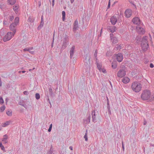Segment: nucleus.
I'll list each match as a JSON object with an SVG mask.
<instances>
[{
  "label": "nucleus",
  "mask_w": 154,
  "mask_h": 154,
  "mask_svg": "<svg viewBox=\"0 0 154 154\" xmlns=\"http://www.w3.org/2000/svg\"><path fill=\"white\" fill-rule=\"evenodd\" d=\"M33 49V48H25L23 49V51H29L30 53L31 54H33L34 53V51H31V50H32Z\"/></svg>",
  "instance_id": "obj_18"
},
{
  "label": "nucleus",
  "mask_w": 154,
  "mask_h": 154,
  "mask_svg": "<svg viewBox=\"0 0 154 154\" xmlns=\"http://www.w3.org/2000/svg\"><path fill=\"white\" fill-rule=\"evenodd\" d=\"M122 147L123 150V151H124L125 149H124V145L123 142V141H122Z\"/></svg>",
  "instance_id": "obj_49"
},
{
  "label": "nucleus",
  "mask_w": 154,
  "mask_h": 154,
  "mask_svg": "<svg viewBox=\"0 0 154 154\" xmlns=\"http://www.w3.org/2000/svg\"><path fill=\"white\" fill-rule=\"evenodd\" d=\"M69 148L71 150H72V147L71 146H70L69 147Z\"/></svg>",
  "instance_id": "obj_60"
},
{
  "label": "nucleus",
  "mask_w": 154,
  "mask_h": 154,
  "mask_svg": "<svg viewBox=\"0 0 154 154\" xmlns=\"http://www.w3.org/2000/svg\"><path fill=\"white\" fill-rule=\"evenodd\" d=\"M119 15H114L112 17L110 18V22L113 25H115L117 21V18H119Z\"/></svg>",
  "instance_id": "obj_7"
},
{
  "label": "nucleus",
  "mask_w": 154,
  "mask_h": 154,
  "mask_svg": "<svg viewBox=\"0 0 154 154\" xmlns=\"http://www.w3.org/2000/svg\"><path fill=\"white\" fill-rule=\"evenodd\" d=\"M19 22V18L16 17L14 19V22L11 24L10 26V30L12 31V33L14 35L16 32L17 26L18 25Z\"/></svg>",
  "instance_id": "obj_1"
},
{
  "label": "nucleus",
  "mask_w": 154,
  "mask_h": 154,
  "mask_svg": "<svg viewBox=\"0 0 154 154\" xmlns=\"http://www.w3.org/2000/svg\"><path fill=\"white\" fill-rule=\"evenodd\" d=\"M23 94L25 95H28L29 94L28 92L27 91H25L23 92Z\"/></svg>",
  "instance_id": "obj_50"
},
{
  "label": "nucleus",
  "mask_w": 154,
  "mask_h": 154,
  "mask_svg": "<svg viewBox=\"0 0 154 154\" xmlns=\"http://www.w3.org/2000/svg\"><path fill=\"white\" fill-rule=\"evenodd\" d=\"M129 2L135 7H136V5L135 4H134V2L133 1H129Z\"/></svg>",
  "instance_id": "obj_51"
},
{
  "label": "nucleus",
  "mask_w": 154,
  "mask_h": 154,
  "mask_svg": "<svg viewBox=\"0 0 154 154\" xmlns=\"http://www.w3.org/2000/svg\"><path fill=\"white\" fill-rule=\"evenodd\" d=\"M47 100L48 102L49 103H50V105L51 106V102H50V100H49V99L48 95V96L47 97Z\"/></svg>",
  "instance_id": "obj_43"
},
{
  "label": "nucleus",
  "mask_w": 154,
  "mask_h": 154,
  "mask_svg": "<svg viewBox=\"0 0 154 154\" xmlns=\"http://www.w3.org/2000/svg\"><path fill=\"white\" fill-rule=\"evenodd\" d=\"M90 55L88 54H87L85 59L84 60V62H85V66L87 68H88L90 66Z\"/></svg>",
  "instance_id": "obj_5"
},
{
  "label": "nucleus",
  "mask_w": 154,
  "mask_h": 154,
  "mask_svg": "<svg viewBox=\"0 0 154 154\" xmlns=\"http://www.w3.org/2000/svg\"><path fill=\"white\" fill-rule=\"evenodd\" d=\"M16 2V0H8L7 2L9 3V5H14Z\"/></svg>",
  "instance_id": "obj_20"
},
{
  "label": "nucleus",
  "mask_w": 154,
  "mask_h": 154,
  "mask_svg": "<svg viewBox=\"0 0 154 154\" xmlns=\"http://www.w3.org/2000/svg\"><path fill=\"white\" fill-rule=\"evenodd\" d=\"M100 71V72H102L104 73H106V70L103 69L102 68V70H101V71Z\"/></svg>",
  "instance_id": "obj_48"
},
{
  "label": "nucleus",
  "mask_w": 154,
  "mask_h": 154,
  "mask_svg": "<svg viewBox=\"0 0 154 154\" xmlns=\"http://www.w3.org/2000/svg\"><path fill=\"white\" fill-rule=\"evenodd\" d=\"M74 0H70L71 3L72 4L73 3Z\"/></svg>",
  "instance_id": "obj_59"
},
{
  "label": "nucleus",
  "mask_w": 154,
  "mask_h": 154,
  "mask_svg": "<svg viewBox=\"0 0 154 154\" xmlns=\"http://www.w3.org/2000/svg\"><path fill=\"white\" fill-rule=\"evenodd\" d=\"M141 85L139 82H134L132 84V89L135 92H138L140 91L141 90Z\"/></svg>",
  "instance_id": "obj_4"
},
{
  "label": "nucleus",
  "mask_w": 154,
  "mask_h": 154,
  "mask_svg": "<svg viewBox=\"0 0 154 154\" xmlns=\"http://www.w3.org/2000/svg\"><path fill=\"white\" fill-rule=\"evenodd\" d=\"M75 49V46H73L70 50V58H72L73 56Z\"/></svg>",
  "instance_id": "obj_15"
},
{
  "label": "nucleus",
  "mask_w": 154,
  "mask_h": 154,
  "mask_svg": "<svg viewBox=\"0 0 154 154\" xmlns=\"http://www.w3.org/2000/svg\"><path fill=\"white\" fill-rule=\"evenodd\" d=\"M0 147L1 148V149L3 150H4L5 149V147L2 145L1 143H0Z\"/></svg>",
  "instance_id": "obj_41"
},
{
  "label": "nucleus",
  "mask_w": 154,
  "mask_h": 154,
  "mask_svg": "<svg viewBox=\"0 0 154 154\" xmlns=\"http://www.w3.org/2000/svg\"><path fill=\"white\" fill-rule=\"evenodd\" d=\"M11 122V121H7L3 125V127H5L7 126V125H9L10 123Z\"/></svg>",
  "instance_id": "obj_32"
},
{
  "label": "nucleus",
  "mask_w": 154,
  "mask_h": 154,
  "mask_svg": "<svg viewBox=\"0 0 154 154\" xmlns=\"http://www.w3.org/2000/svg\"><path fill=\"white\" fill-rule=\"evenodd\" d=\"M5 106H1L0 108V111L1 112H3L5 109Z\"/></svg>",
  "instance_id": "obj_36"
},
{
  "label": "nucleus",
  "mask_w": 154,
  "mask_h": 154,
  "mask_svg": "<svg viewBox=\"0 0 154 154\" xmlns=\"http://www.w3.org/2000/svg\"><path fill=\"white\" fill-rule=\"evenodd\" d=\"M110 0H109V3H108V8H109L110 7Z\"/></svg>",
  "instance_id": "obj_55"
},
{
  "label": "nucleus",
  "mask_w": 154,
  "mask_h": 154,
  "mask_svg": "<svg viewBox=\"0 0 154 154\" xmlns=\"http://www.w3.org/2000/svg\"><path fill=\"white\" fill-rule=\"evenodd\" d=\"M86 132L85 133V134L84 137V138H85V140L87 141L88 140V135H87V130H86Z\"/></svg>",
  "instance_id": "obj_33"
},
{
  "label": "nucleus",
  "mask_w": 154,
  "mask_h": 154,
  "mask_svg": "<svg viewBox=\"0 0 154 154\" xmlns=\"http://www.w3.org/2000/svg\"><path fill=\"white\" fill-rule=\"evenodd\" d=\"M54 39L53 38V42H52V44L51 45V47H52L53 46V42H54Z\"/></svg>",
  "instance_id": "obj_63"
},
{
  "label": "nucleus",
  "mask_w": 154,
  "mask_h": 154,
  "mask_svg": "<svg viewBox=\"0 0 154 154\" xmlns=\"http://www.w3.org/2000/svg\"><path fill=\"white\" fill-rule=\"evenodd\" d=\"M69 42V38L68 36L66 35L64 38L63 42L68 43Z\"/></svg>",
  "instance_id": "obj_26"
},
{
  "label": "nucleus",
  "mask_w": 154,
  "mask_h": 154,
  "mask_svg": "<svg viewBox=\"0 0 154 154\" xmlns=\"http://www.w3.org/2000/svg\"><path fill=\"white\" fill-rule=\"evenodd\" d=\"M107 108H108V112H109V114H111V111H110V109L109 106H107Z\"/></svg>",
  "instance_id": "obj_52"
},
{
  "label": "nucleus",
  "mask_w": 154,
  "mask_h": 154,
  "mask_svg": "<svg viewBox=\"0 0 154 154\" xmlns=\"http://www.w3.org/2000/svg\"><path fill=\"white\" fill-rule=\"evenodd\" d=\"M53 149H52V146H51V148L49 151L47 153V154H53Z\"/></svg>",
  "instance_id": "obj_30"
},
{
  "label": "nucleus",
  "mask_w": 154,
  "mask_h": 154,
  "mask_svg": "<svg viewBox=\"0 0 154 154\" xmlns=\"http://www.w3.org/2000/svg\"><path fill=\"white\" fill-rule=\"evenodd\" d=\"M149 66L150 67H151V68H152L154 67V65L152 63H151L150 64Z\"/></svg>",
  "instance_id": "obj_53"
},
{
  "label": "nucleus",
  "mask_w": 154,
  "mask_h": 154,
  "mask_svg": "<svg viewBox=\"0 0 154 154\" xmlns=\"http://www.w3.org/2000/svg\"><path fill=\"white\" fill-rule=\"evenodd\" d=\"M49 92L50 94L51 95H52V90L51 88H49Z\"/></svg>",
  "instance_id": "obj_46"
},
{
  "label": "nucleus",
  "mask_w": 154,
  "mask_h": 154,
  "mask_svg": "<svg viewBox=\"0 0 154 154\" xmlns=\"http://www.w3.org/2000/svg\"><path fill=\"white\" fill-rule=\"evenodd\" d=\"M147 36H145L142 38L141 45L142 49L144 51L147 50L149 47L148 41L147 40Z\"/></svg>",
  "instance_id": "obj_3"
},
{
  "label": "nucleus",
  "mask_w": 154,
  "mask_h": 154,
  "mask_svg": "<svg viewBox=\"0 0 154 154\" xmlns=\"http://www.w3.org/2000/svg\"><path fill=\"white\" fill-rule=\"evenodd\" d=\"M13 9L14 11L16 13H17L18 12V9L19 7V5H15L13 7Z\"/></svg>",
  "instance_id": "obj_19"
},
{
  "label": "nucleus",
  "mask_w": 154,
  "mask_h": 154,
  "mask_svg": "<svg viewBox=\"0 0 154 154\" xmlns=\"http://www.w3.org/2000/svg\"><path fill=\"white\" fill-rule=\"evenodd\" d=\"M7 114L9 116H11L12 115V112L10 111H8L6 112Z\"/></svg>",
  "instance_id": "obj_38"
},
{
  "label": "nucleus",
  "mask_w": 154,
  "mask_h": 154,
  "mask_svg": "<svg viewBox=\"0 0 154 154\" xmlns=\"http://www.w3.org/2000/svg\"><path fill=\"white\" fill-rule=\"evenodd\" d=\"M18 103L19 105H21L23 106L25 108V104L22 103V101H20Z\"/></svg>",
  "instance_id": "obj_40"
},
{
  "label": "nucleus",
  "mask_w": 154,
  "mask_h": 154,
  "mask_svg": "<svg viewBox=\"0 0 154 154\" xmlns=\"http://www.w3.org/2000/svg\"><path fill=\"white\" fill-rule=\"evenodd\" d=\"M14 19V16H9V20L11 21H12Z\"/></svg>",
  "instance_id": "obj_44"
},
{
  "label": "nucleus",
  "mask_w": 154,
  "mask_h": 154,
  "mask_svg": "<svg viewBox=\"0 0 154 154\" xmlns=\"http://www.w3.org/2000/svg\"><path fill=\"white\" fill-rule=\"evenodd\" d=\"M35 97L36 99L38 100L40 98V96L39 94L36 93L35 95Z\"/></svg>",
  "instance_id": "obj_35"
},
{
  "label": "nucleus",
  "mask_w": 154,
  "mask_h": 154,
  "mask_svg": "<svg viewBox=\"0 0 154 154\" xmlns=\"http://www.w3.org/2000/svg\"><path fill=\"white\" fill-rule=\"evenodd\" d=\"M28 21L30 23H33L34 21V19L32 17H29L28 18Z\"/></svg>",
  "instance_id": "obj_28"
},
{
  "label": "nucleus",
  "mask_w": 154,
  "mask_h": 154,
  "mask_svg": "<svg viewBox=\"0 0 154 154\" xmlns=\"http://www.w3.org/2000/svg\"><path fill=\"white\" fill-rule=\"evenodd\" d=\"M78 20H76L74 22L73 26V31L75 32L78 29Z\"/></svg>",
  "instance_id": "obj_14"
},
{
  "label": "nucleus",
  "mask_w": 154,
  "mask_h": 154,
  "mask_svg": "<svg viewBox=\"0 0 154 154\" xmlns=\"http://www.w3.org/2000/svg\"><path fill=\"white\" fill-rule=\"evenodd\" d=\"M151 96V93L150 91L146 90L143 91L141 94V98L143 100H149Z\"/></svg>",
  "instance_id": "obj_2"
},
{
  "label": "nucleus",
  "mask_w": 154,
  "mask_h": 154,
  "mask_svg": "<svg viewBox=\"0 0 154 154\" xmlns=\"http://www.w3.org/2000/svg\"><path fill=\"white\" fill-rule=\"evenodd\" d=\"M54 0H52V5L53 6H54Z\"/></svg>",
  "instance_id": "obj_56"
},
{
  "label": "nucleus",
  "mask_w": 154,
  "mask_h": 154,
  "mask_svg": "<svg viewBox=\"0 0 154 154\" xmlns=\"http://www.w3.org/2000/svg\"><path fill=\"white\" fill-rule=\"evenodd\" d=\"M141 36H138L136 38V42L138 43L140 42L141 41H142V38H141Z\"/></svg>",
  "instance_id": "obj_24"
},
{
  "label": "nucleus",
  "mask_w": 154,
  "mask_h": 154,
  "mask_svg": "<svg viewBox=\"0 0 154 154\" xmlns=\"http://www.w3.org/2000/svg\"><path fill=\"white\" fill-rule=\"evenodd\" d=\"M132 14V11L130 9H127L125 12L126 17L127 18L130 17L131 15Z\"/></svg>",
  "instance_id": "obj_13"
},
{
  "label": "nucleus",
  "mask_w": 154,
  "mask_h": 154,
  "mask_svg": "<svg viewBox=\"0 0 154 154\" xmlns=\"http://www.w3.org/2000/svg\"><path fill=\"white\" fill-rule=\"evenodd\" d=\"M51 129L49 128V129L48 130V132H50L51 131Z\"/></svg>",
  "instance_id": "obj_61"
},
{
  "label": "nucleus",
  "mask_w": 154,
  "mask_h": 154,
  "mask_svg": "<svg viewBox=\"0 0 154 154\" xmlns=\"http://www.w3.org/2000/svg\"><path fill=\"white\" fill-rule=\"evenodd\" d=\"M102 32V28L101 29V30H100V36Z\"/></svg>",
  "instance_id": "obj_62"
},
{
  "label": "nucleus",
  "mask_w": 154,
  "mask_h": 154,
  "mask_svg": "<svg viewBox=\"0 0 154 154\" xmlns=\"http://www.w3.org/2000/svg\"><path fill=\"white\" fill-rule=\"evenodd\" d=\"M90 119H91V115L90 114H89L88 116V118L86 119L85 121H86V123L87 124H89L90 122Z\"/></svg>",
  "instance_id": "obj_23"
},
{
  "label": "nucleus",
  "mask_w": 154,
  "mask_h": 154,
  "mask_svg": "<svg viewBox=\"0 0 154 154\" xmlns=\"http://www.w3.org/2000/svg\"><path fill=\"white\" fill-rule=\"evenodd\" d=\"M4 138H3L2 141L5 143L7 142V139H8V136L7 134H5L3 136Z\"/></svg>",
  "instance_id": "obj_22"
},
{
  "label": "nucleus",
  "mask_w": 154,
  "mask_h": 154,
  "mask_svg": "<svg viewBox=\"0 0 154 154\" xmlns=\"http://www.w3.org/2000/svg\"><path fill=\"white\" fill-rule=\"evenodd\" d=\"M130 81V79L127 77H125L123 78L122 79V82L125 83L126 84L128 83Z\"/></svg>",
  "instance_id": "obj_17"
},
{
  "label": "nucleus",
  "mask_w": 154,
  "mask_h": 154,
  "mask_svg": "<svg viewBox=\"0 0 154 154\" xmlns=\"http://www.w3.org/2000/svg\"><path fill=\"white\" fill-rule=\"evenodd\" d=\"M126 75V72L123 69H120L118 71L117 75L119 78H122L125 76Z\"/></svg>",
  "instance_id": "obj_9"
},
{
  "label": "nucleus",
  "mask_w": 154,
  "mask_h": 154,
  "mask_svg": "<svg viewBox=\"0 0 154 154\" xmlns=\"http://www.w3.org/2000/svg\"><path fill=\"white\" fill-rule=\"evenodd\" d=\"M4 103V100L2 97L0 98V104H2Z\"/></svg>",
  "instance_id": "obj_45"
},
{
  "label": "nucleus",
  "mask_w": 154,
  "mask_h": 154,
  "mask_svg": "<svg viewBox=\"0 0 154 154\" xmlns=\"http://www.w3.org/2000/svg\"><path fill=\"white\" fill-rule=\"evenodd\" d=\"M92 121L94 122H96V118L95 116H92Z\"/></svg>",
  "instance_id": "obj_39"
},
{
  "label": "nucleus",
  "mask_w": 154,
  "mask_h": 154,
  "mask_svg": "<svg viewBox=\"0 0 154 154\" xmlns=\"http://www.w3.org/2000/svg\"><path fill=\"white\" fill-rule=\"evenodd\" d=\"M110 39L112 42V45L113 44H116V43L118 42V40L117 38L114 36V35L112 33L110 34Z\"/></svg>",
  "instance_id": "obj_8"
},
{
  "label": "nucleus",
  "mask_w": 154,
  "mask_h": 154,
  "mask_svg": "<svg viewBox=\"0 0 154 154\" xmlns=\"http://www.w3.org/2000/svg\"><path fill=\"white\" fill-rule=\"evenodd\" d=\"M6 7V5L2 2H0V8L3 10L5 9Z\"/></svg>",
  "instance_id": "obj_21"
},
{
  "label": "nucleus",
  "mask_w": 154,
  "mask_h": 154,
  "mask_svg": "<svg viewBox=\"0 0 154 154\" xmlns=\"http://www.w3.org/2000/svg\"><path fill=\"white\" fill-rule=\"evenodd\" d=\"M67 43L64 42H63V44L62 45V49H65L67 47Z\"/></svg>",
  "instance_id": "obj_29"
},
{
  "label": "nucleus",
  "mask_w": 154,
  "mask_h": 154,
  "mask_svg": "<svg viewBox=\"0 0 154 154\" xmlns=\"http://www.w3.org/2000/svg\"><path fill=\"white\" fill-rule=\"evenodd\" d=\"M116 27L115 26H112L108 28V30L109 31L113 33L116 31Z\"/></svg>",
  "instance_id": "obj_16"
},
{
  "label": "nucleus",
  "mask_w": 154,
  "mask_h": 154,
  "mask_svg": "<svg viewBox=\"0 0 154 154\" xmlns=\"http://www.w3.org/2000/svg\"><path fill=\"white\" fill-rule=\"evenodd\" d=\"M43 24L44 23L41 22L39 25L37 27V29L38 30H40L43 27Z\"/></svg>",
  "instance_id": "obj_31"
},
{
  "label": "nucleus",
  "mask_w": 154,
  "mask_h": 154,
  "mask_svg": "<svg viewBox=\"0 0 154 154\" xmlns=\"http://www.w3.org/2000/svg\"><path fill=\"white\" fill-rule=\"evenodd\" d=\"M112 66L113 69H116L117 67V65L116 64L112 63Z\"/></svg>",
  "instance_id": "obj_37"
},
{
  "label": "nucleus",
  "mask_w": 154,
  "mask_h": 154,
  "mask_svg": "<svg viewBox=\"0 0 154 154\" xmlns=\"http://www.w3.org/2000/svg\"><path fill=\"white\" fill-rule=\"evenodd\" d=\"M62 19H63V20H64V19H65V15H66L65 12L64 11H63L62 12Z\"/></svg>",
  "instance_id": "obj_34"
},
{
  "label": "nucleus",
  "mask_w": 154,
  "mask_h": 154,
  "mask_svg": "<svg viewBox=\"0 0 154 154\" xmlns=\"http://www.w3.org/2000/svg\"><path fill=\"white\" fill-rule=\"evenodd\" d=\"M41 22H43V23H44V20H43V16H41Z\"/></svg>",
  "instance_id": "obj_54"
},
{
  "label": "nucleus",
  "mask_w": 154,
  "mask_h": 154,
  "mask_svg": "<svg viewBox=\"0 0 154 154\" xmlns=\"http://www.w3.org/2000/svg\"><path fill=\"white\" fill-rule=\"evenodd\" d=\"M122 48V45H118L116 47L114 48V50L116 51L119 50L120 49Z\"/></svg>",
  "instance_id": "obj_25"
},
{
  "label": "nucleus",
  "mask_w": 154,
  "mask_h": 154,
  "mask_svg": "<svg viewBox=\"0 0 154 154\" xmlns=\"http://www.w3.org/2000/svg\"><path fill=\"white\" fill-rule=\"evenodd\" d=\"M116 59L118 62H122L123 59V57L122 54L119 53L116 55Z\"/></svg>",
  "instance_id": "obj_11"
},
{
  "label": "nucleus",
  "mask_w": 154,
  "mask_h": 154,
  "mask_svg": "<svg viewBox=\"0 0 154 154\" xmlns=\"http://www.w3.org/2000/svg\"><path fill=\"white\" fill-rule=\"evenodd\" d=\"M96 63L97 64V67L99 71H101V70H102V66L98 63H97V62H96Z\"/></svg>",
  "instance_id": "obj_27"
},
{
  "label": "nucleus",
  "mask_w": 154,
  "mask_h": 154,
  "mask_svg": "<svg viewBox=\"0 0 154 154\" xmlns=\"http://www.w3.org/2000/svg\"><path fill=\"white\" fill-rule=\"evenodd\" d=\"M150 146H154V144H151Z\"/></svg>",
  "instance_id": "obj_64"
},
{
  "label": "nucleus",
  "mask_w": 154,
  "mask_h": 154,
  "mask_svg": "<svg viewBox=\"0 0 154 154\" xmlns=\"http://www.w3.org/2000/svg\"><path fill=\"white\" fill-rule=\"evenodd\" d=\"M132 22L134 24L137 25V26H140L139 25L140 23V20L138 17L134 18L132 20Z\"/></svg>",
  "instance_id": "obj_12"
},
{
  "label": "nucleus",
  "mask_w": 154,
  "mask_h": 154,
  "mask_svg": "<svg viewBox=\"0 0 154 154\" xmlns=\"http://www.w3.org/2000/svg\"><path fill=\"white\" fill-rule=\"evenodd\" d=\"M38 6H39V7H40V6H41V2L40 1H39L38 2Z\"/></svg>",
  "instance_id": "obj_57"
},
{
  "label": "nucleus",
  "mask_w": 154,
  "mask_h": 154,
  "mask_svg": "<svg viewBox=\"0 0 154 154\" xmlns=\"http://www.w3.org/2000/svg\"><path fill=\"white\" fill-rule=\"evenodd\" d=\"M14 35H13L11 32H8L5 35L4 37L3 40L5 42L9 40Z\"/></svg>",
  "instance_id": "obj_6"
},
{
  "label": "nucleus",
  "mask_w": 154,
  "mask_h": 154,
  "mask_svg": "<svg viewBox=\"0 0 154 154\" xmlns=\"http://www.w3.org/2000/svg\"><path fill=\"white\" fill-rule=\"evenodd\" d=\"M92 116H95V110H93L91 112Z\"/></svg>",
  "instance_id": "obj_42"
},
{
  "label": "nucleus",
  "mask_w": 154,
  "mask_h": 154,
  "mask_svg": "<svg viewBox=\"0 0 154 154\" xmlns=\"http://www.w3.org/2000/svg\"><path fill=\"white\" fill-rule=\"evenodd\" d=\"M26 72L25 71H19V72H22V73H24Z\"/></svg>",
  "instance_id": "obj_58"
},
{
  "label": "nucleus",
  "mask_w": 154,
  "mask_h": 154,
  "mask_svg": "<svg viewBox=\"0 0 154 154\" xmlns=\"http://www.w3.org/2000/svg\"><path fill=\"white\" fill-rule=\"evenodd\" d=\"M97 51L96 50V51H95V52L94 56V57L96 58V60H97V59L96 58V57L97 56Z\"/></svg>",
  "instance_id": "obj_47"
},
{
  "label": "nucleus",
  "mask_w": 154,
  "mask_h": 154,
  "mask_svg": "<svg viewBox=\"0 0 154 154\" xmlns=\"http://www.w3.org/2000/svg\"><path fill=\"white\" fill-rule=\"evenodd\" d=\"M137 31L140 34H143L145 33V30L144 29L140 26H136Z\"/></svg>",
  "instance_id": "obj_10"
}]
</instances>
